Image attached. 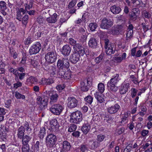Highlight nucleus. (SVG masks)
I'll use <instances>...</instances> for the list:
<instances>
[{
  "label": "nucleus",
  "instance_id": "obj_1",
  "mask_svg": "<svg viewBox=\"0 0 152 152\" xmlns=\"http://www.w3.org/2000/svg\"><path fill=\"white\" fill-rule=\"evenodd\" d=\"M82 120V114L79 111L73 112L70 115V122L71 123L79 124Z\"/></svg>",
  "mask_w": 152,
  "mask_h": 152
},
{
  "label": "nucleus",
  "instance_id": "obj_2",
  "mask_svg": "<svg viewBox=\"0 0 152 152\" xmlns=\"http://www.w3.org/2000/svg\"><path fill=\"white\" fill-rule=\"evenodd\" d=\"M64 109L62 105L59 104H55L50 105L49 110L56 115H59L62 112Z\"/></svg>",
  "mask_w": 152,
  "mask_h": 152
},
{
  "label": "nucleus",
  "instance_id": "obj_3",
  "mask_svg": "<svg viewBox=\"0 0 152 152\" xmlns=\"http://www.w3.org/2000/svg\"><path fill=\"white\" fill-rule=\"evenodd\" d=\"M46 145L49 148L55 147L57 138L55 135L52 134H50L47 136L46 138Z\"/></svg>",
  "mask_w": 152,
  "mask_h": 152
},
{
  "label": "nucleus",
  "instance_id": "obj_4",
  "mask_svg": "<svg viewBox=\"0 0 152 152\" xmlns=\"http://www.w3.org/2000/svg\"><path fill=\"white\" fill-rule=\"evenodd\" d=\"M104 43V48L105 49V51L106 54L108 55H110L112 54H114L115 51L114 44L113 43H110V41L108 39H105Z\"/></svg>",
  "mask_w": 152,
  "mask_h": 152
},
{
  "label": "nucleus",
  "instance_id": "obj_5",
  "mask_svg": "<svg viewBox=\"0 0 152 152\" xmlns=\"http://www.w3.org/2000/svg\"><path fill=\"white\" fill-rule=\"evenodd\" d=\"M57 66L58 69H68L69 66V62L68 58H63L58 60Z\"/></svg>",
  "mask_w": 152,
  "mask_h": 152
},
{
  "label": "nucleus",
  "instance_id": "obj_6",
  "mask_svg": "<svg viewBox=\"0 0 152 152\" xmlns=\"http://www.w3.org/2000/svg\"><path fill=\"white\" fill-rule=\"evenodd\" d=\"M57 54L56 51H52L48 52L45 56L46 61L50 63L55 62L57 59Z\"/></svg>",
  "mask_w": 152,
  "mask_h": 152
},
{
  "label": "nucleus",
  "instance_id": "obj_7",
  "mask_svg": "<svg viewBox=\"0 0 152 152\" xmlns=\"http://www.w3.org/2000/svg\"><path fill=\"white\" fill-rule=\"evenodd\" d=\"M41 44L39 42H35L30 48L29 53L30 55L36 54L38 53L41 48Z\"/></svg>",
  "mask_w": 152,
  "mask_h": 152
},
{
  "label": "nucleus",
  "instance_id": "obj_8",
  "mask_svg": "<svg viewBox=\"0 0 152 152\" xmlns=\"http://www.w3.org/2000/svg\"><path fill=\"white\" fill-rule=\"evenodd\" d=\"M37 104L39 105V107L41 110L45 109L48 104V100L47 98H42L40 96H37Z\"/></svg>",
  "mask_w": 152,
  "mask_h": 152
},
{
  "label": "nucleus",
  "instance_id": "obj_9",
  "mask_svg": "<svg viewBox=\"0 0 152 152\" xmlns=\"http://www.w3.org/2000/svg\"><path fill=\"white\" fill-rule=\"evenodd\" d=\"M113 25V22L110 19L103 18L100 25L101 28L103 29H108Z\"/></svg>",
  "mask_w": 152,
  "mask_h": 152
},
{
  "label": "nucleus",
  "instance_id": "obj_10",
  "mask_svg": "<svg viewBox=\"0 0 152 152\" xmlns=\"http://www.w3.org/2000/svg\"><path fill=\"white\" fill-rule=\"evenodd\" d=\"M140 11L139 8H135L132 9L131 14L129 15L130 20L135 21L139 17Z\"/></svg>",
  "mask_w": 152,
  "mask_h": 152
},
{
  "label": "nucleus",
  "instance_id": "obj_11",
  "mask_svg": "<svg viewBox=\"0 0 152 152\" xmlns=\"http://www.w3.org/2000/svg\"><path fill=\"white\" fill-rule=\"evenodd\" d=\"M78 104V101L75 97H70L67 99V106L70 108H73L76 107Z\"/></svg>",
  "mask_w": 152,
  "mask_h": 152
},
{
  "label": "nucleus",
  "instance_id": "obj_12",
  "mask_svg": "<svg viewBox=\"0 0 152 152\" xmlns=\"http://www.w3.org/2000/svg\"><path fill=\"white\" fill-rule=\"evenodd\" d=\"M120 109V106L116 104L114 105L108 107L107 108V111L110 114H115L117 113Z\"/></svg>",
  "mask_w": 152,
  "mask_h": 152
},
{
  "label": "nucleus",
  "instance_id": "obj_13",
  "mask_svg": "<svg viewBox=\"0 0 152 152\" xmlns=\"http://www.w3.org/2000/svg\"><path fill=\"white\" fill-rule=\"evenodd\" d=\"M73 48L75 51L77 52V53L80 54L81 56H83L85 53L84 48L81 44L79 43H77L75 44L74 45Z\"/></svg>",
  "mask_w": 152,
  "mask_h": 152
},
{
  "label": "nucleus",
  "instance_id": "obj_14",
  "mask_svg": "<svg viewBox=\"0 0 152 152\" xmlns=\"http://www.w3.org/2000/svg\"><path fill=\"white\" fill-rule=\"evenodd\" d=\"M81 56L80 54L77 52L73 53L69 56L70 61L72 64H75L79 61L80 56Z\"/></svg>",
  "mask_w": 152,
  "mask_h": 152
},
{
  "label": "nucleus",
  "instance_id": "obj_15",
  "mask_svg": "<svg viewBox=\"0 0 152 152\" xmlns=\"http://www.w3.org/2000/svg\"><path fill=\"white\" fill-rule=\"evenodd\" d=\"M129 83H123L120 86L119 88V91L121 94H126L129 88Z\"/></svg>",
  "mask_w": 152,
  "mask_h": 152
},
{
  "label": "nucleus",
  "instance_id": "obj_16",
  "mask_svg": "<svg viewBox=\"0 0 152 152\" xmlns=\"http://www.w3.org/2000/svg\"><path fill=\"white\" fill-rule=\"evenodd\" d=\"M62 145L60 152H67L70 151L71 147L70 143L66 140H65L62 142Z\"/></svg>",
  "mask_w": 152,
  "mask_h": 152
},
{
  "label": "nucleus",
  "instance_id": "obj_17",
  "mask_svg": "<svg viewBox=\"0 0 152 152\" xmlns=\"http://www.w3.org/2000/svg\"><path fill=\"white\" fill-rule=\"evenodd\" d=\"M89 83L91 82L88 80H85L84 81H82L80 83V89L83 91H87L89 89L90 87Z\"/></svg>",
  "mask_w": 152,
  "mask_h": 152
},
{
  "label": "nucleus",
  "instance_id": "obj_18",
  "mask_svg": "<svg viewBox=\"0 0 152 152\" xmlns=\"http://www.w3.org/2000/svg\"><path fill=\"white\" fill-rule=\"evenodd\" d=\"M90 122L87 121H85L84 124L81 128V130L85 134H87L91 129Z\"/></svg>",
  "mask_w": 152,
  "mask_h": 152
},
{
  "label": "nucleus",
  "instance_id": "obj_19",
  "mask_svg": "<svg viewBox=\"0 0 152 152\" xmlns=\"http://www.w3.org/2000/svg\"><path fill=\"white\" fill-rule=\"evenodd\" d=\"M58 98V94L55 92H53L52 94L50 96V101L49 102L50 105L55 104V103H56Z\"/></svg>",
  "mask_w": 152,
  "mask_h": 152
},
{
  "label": "nucleus",
  "instance_id": "obj_20",
  "mask_svg": "<svg viewBox=\"0 0 152 152\" xmlns=\"http://www.w3.org/2000/svg\"><path fill=\"white\" fill-rule=\"evenodd\" d=\"M71 48L69 45H65L61 49V53L65 56H68L71 52Z\"/></svg>",
  "mask_w": 152,
  "mask_h": 152
},
{
  "label": "nucleus",
  "instance_id": "obj_21",
  "mask_svg": "<svg viewBox=\"0 0 152 152\" xmlns=\"http://www.w3.org/2000/svg\"><path fill=\"white\" fill-rule=\"evenodd\" d=\"M89 145L87 144H82L76 150L77 152H86L89 150Z\"/></svg>",
  "mask_w": 152,
  "mask_h": 152
},
{
  "label": "nucleus",
  "instance_id": "obj_22",
  "mask_svg": "<svg viewBox=\"0 0 152 152\" xmlns=\"http://www.w3.org/2000/svg\"><path fill=\"white\" fill-rule=\"evenodd\" d=\"M101 144L96 140H92L89 143V148L90 149L94 150L99 147Z\"/></svg>",
  "mask_w": 152,
  "mask_h": 152
},
{
  "label": "nucleus",
  "instance_id": "obj_23",
  "mask_svg": "<svg viewBox=\"0 0 152 152\" xmlns=\"http://www.w3.org/2000/svg\"><path fill=\"white\" fill-rule=\"evenodd\" d=\"M34 151L35 152H39L40 149L43 146V143L41 140L37 141L34 142Z\"/></svg>",
  "mask_w": 152,
  "mask_h": 152
},
{
  "label": "nucleus",
  "instance_id": "obj_24",
  "mask_svg": "<svg viewBox=\"0 0 152 152\" xmlns=\"http://www.w3.org/2000/svg\"><path fill=\"white\" fill-rule=\"evenodd\" d=\"M37 82L38 80L36 77L33 76H30L27 78L26 83L28 85H31L33 84H37Z\"/></svg>",
  "mask_w": 152,
  "mask_h": 152
},
{
  "label": "nucleus",
  "instance_id": "obj_25",
  "mask_svg": "<svg viewBox=\"0 0 152 152\" xmlns=\"http://www.w3.org/2000/svg\"><path fill=\"white\" fill-rule=\"evenodd\" d=\"M88 45L89 47L93 48H96L97 46V41L94 38H91L88 42Z\"/></svg>",
  "mask_w": 152,
  "mask_h": 152
},
{
  "label": "nucleus",
  "instance_id": "obj_26",
  "mask_svg": "<svg viewBox=\"0 0 152 152\" xmlns=\"http://www.w3.org/2000/svg\"><path fill=\"white\" fill-rule=\"evenodd\" d=\"M57 15L56 13L51 16L48 18L46 20L48 23H56L57 21Z\"/></svg>",
  "mask_w": 152,
  "mask_h": 152
},
{
  "label": "nucleus",
  "instance_id": "obj_27",
  "mask_svg": "<svg viewBox=\"0 0 152 152\" xmlns=\"http://www.w3.org/2000/svg\"><path fill=\"white\" fill-rule=\"evenodd\" d=\"M32 138L31 136H29L28 135H25L22 137V144L29 145L28 142L31 140Z\"/></svg>",
  "mask_w": 152,
  "mask_h": 152
},
{
  "label": "nucleus",
  "instance_id": "obj_28",
  "mask_svg": "<svg viewBox=\"0 0 152 152\" xmlns=\"http://www.w3.org/2000/svg\"><path fill=\"white\" fill-rule=\"evenodd\" d=\"M110 10L113 14H117L120 12L121 10L120 7L114 5L111 7Z\"/></svg>",
  "mask_w": 152,
  "mask_h": 152
},
{
  "label": "nucleus",
  "instance_id": "obj_29",
  "mask_svg": "<svg viewBox=\"0 0 152 152\" xmlns=\"http://www.w3.org/2000/svg\"><path fill=\"white\" fill-rule=\"evenodd\" d=\"M24 132L23 126L19 127L18 129L17 135L18 138L21 139L25 135Z\"/></svg>",
  "mask_w": 152,
  "mask_h": 152
},
{
  "label": "nucleus",
  "instance_id": "obj_30",
  "mask_svg": "<svg viewBox=\"0 0 152 152\" xmlns=\"http://www.w3.org/2000/svg\"><path fill=\"white\" fill-rule=\"evenodd\" d=\"M114 77L111 78L107 83H110L111 84L115 85L119 81V75L116 74L113 76Z\"/></svg>",
  "mask_w": 152,
  "mask_h": 152
},
{
  "label": "nucleus",
  "instance_id": "obj_31",
  "mask_svg": "<svg viewBox=\"0 0 152 152\" xmlns=\"http://www.w3.org/2000/svg\"><path fill=\"white\" fill-rule=\"evenodd\" d=\"M94 96L97 101L100 103H102L104 101V98L103 97L104 96L102 95V94L96 92L94 94Z\"/></svg>",
  "mask_w": 152,
  "mask_h": 152
},
{
  "label": "nucleus",
  "instance_id": "obj_32",
  "mask_svg": "<svg viewBox=\"0 0 152 152\" xmlns=\"http://www.w3.org/2000/svg\"><path fill=\"white\" fill-rule=\"evenodd\" d=\"M115 85L111 84L109 83H107V87L108 89L112 93H115L118 90V87L115 86Z\"/></svg>",
  "mask_w": 152,
  "mask_h": 152
},
{
  "label": "nucleus",
  "instance_id": "obj_33",
  "mask_svg": "<svg viewBox=\"0 0 152 152\" xmlns=\"http://www.w3.org/2000/svg\"><path fill=\"white\" fill-rule=\"evenodd\" d=\"M46 129L45 127L40 128V131L38 134V136L40 140H42L46 134Z\"/></svg>",
  "mask_w": 152,
  "mask_h": 152
},
{
  "label": "nucleus",
  "instance_id": "obj_34",
  "mask_svg": "<svg viewBox=\"0 0 152 152\" xmlns=\"http://www.w3.org/2000/svg\"><path fill=\"white\" fill-rule=\"evenodd\" d=\"M23 128L24 129V131L26 130L27 133L28 134H30L32 130L31 128L29 126V123L27 122H26L23 124Z\"/></svg>",
  "mask_w": 152,
  "mask_h": 152
},
{
  "label": "nucleus",
  "instance_id": "obj_35",
  "mask_svg": "<svg viewBox=\"0 0 152 152\" xmlns=\"http://www.w3.org/2000/svg\"><path fill=\"white\" fill-rule=\"evenodd\" d=\"M128 112H125L124 114L123 118L121 119V122L122 125H124L127 122L128 119Z\"/></svg>",
  "mask_w": 152,
  "mask_h": 152
},
{
  "label": "nucleus",
  "instance_id": "obj_36",
  "mask_svg": "<svg viewBox=\"0 0 152 152\" xmlns=\"http://www.w3.org/2000/svg\"><path fill=\"white\" fill-rule=\"evenodd\" d=\"M50 124L53 127H54L56 129L58 128L59 127V124L56 119H54L51 120L50 122Z\"/></svg>",
  "mask_w": 152,
  "mask_h": 152
},
{
  "label": "nucleus",
  "instance_id": "obj_37",
  "mask_svg": "<svg viewBox=\"0 0 152 152\" xmlns=\"http://www.w3.org/2000/svg\"><path fill=\"white\" fill-rule=\"evenodd\" d=\"M34 3V1L32 0H30L29 3H26L24 4V6L25 9L26 11L28 10H30L32 8L33 4Z\"/></svg>",
  "mask_w": 152,
  "mask_h": 152
},
{
  "label": "nucleus",
  "instance_id": "obj_38",
  "mask_svg": "<svg viewBox=\"0 0 152 152\" xmlns=\"http://www.w3.org/2000/svg\"><path fill=\"white\" fill-rule=\"evenodd\" d=\"M142 15L143 18H146L149 19L151 17V13L146 10L143 11Z\"/></svg>",
  "mask_w": 152,
  "mask_h": 152
},
{
  "label": "nucleus",
  "instance_id": "obj_39",
  "mask_svg": "<svg viewBox=\"0 0 152 152\" xmlns=\"http://www.w3.org/2000/svg\"><path fill=\"white\" fill-rule=\"evenodd\" d=\"M104 55V53H101L99 56L96 58L95 59V61L97 64H99L100 62L103 59V57Z\"/></svg>",
  "mask_w": 152,
  "mask_h": 152
},
{
  "label": "nucleus",
  "instance_id": "obj_40",
  "mask_svg": "<svg viewBox=\"0 0 152 152\" xmlns=\"http://www.w3.org/2000/svg\"><path fill=\"white\" fill-rule=\"evenodd\" d=\"M98 89L100 93H103L105 87L104 84L102 83H99L98 85Z\"/></svg>",
  "mask_w": 152,
  "mask_h": 152
},
{
  "label": "nucleus",
  "instance_id": "obj_41",
  "mask_svg": "<svg viewBox=\"0 0 152 152\" xmlns=\"http://www.w3.org/2000/svg\"><path fill=\"white\" fill-rule=\"evenodd\" d=\"M89 26L90 30L92 31H94L98 27V25L96 23H91L89 24Z\"/></svg>",
  "mask_w": 152,
  "mask_h": 152
},
{
  "label": "nucleus",
  "instance_id": "obj_42",
  "mask_svg": "<svg viewBox=\"0 0 152 152\" xmlns=\"http://www.w3.org/2000/svg\"><path fill=\"white\" fill-rule=\"evenodd\" d=\"M77 128V126L76 125L71 124L69 126L68 131L69 132H74L76 130Z\"/></svg>",
  "mask_w": 152,
  "mask_h": 152
},
{
  "label": "nucleus",
  "instance_id": "obj_43",
  "mask_svg": "<svg viewBox=\"0 0 152 152\" xmlns=\"http://www.w3.org/2000/svg\"><path fill=\"white\" fill-rule=\"evenodd\" d=\"M15 97L17 99H25V96L21 94L18 91L15 92Z\"/></svg>",
  "mask_w": 152,
  "mask_h": 152
},
{
  "label": "nucleus",
  "instance_id": "obj_44",
  "mask_svg": "<svg viewBox=\"0 0 152 152\" xmlns=\"http://www.w3.org/2000/svg\"><path fill=\"white\" fill-rule=\"evenodd\" d=\"M28 15H25L23 18H22V23L25 26H26L28 22Z\"/></svg>",
  "mask_w": 152,
  "mask_h": 152
},
{
  "label": "nucleus",
  "instance_id": "obj_45",
  "mask_svg": "<svg viewBox=\"0 0 152 152\" xmlns=\"http://www.w3.org/2000/svg\"><path fill=\"white\" fill-rule=\"evenodd\" d=\"M29 150V145L22 144V152H27Z\"/></svg>",
  "mask_w": 152,
  "mask_h": 152
},
{
  "label": "nucleus",
  "instance_id": "obj_46",
  "mask_svg": "<svg viewBox=\"0 0 152 152\" xmlns=\"http://www.w3.org/2000/svg\"><path fill=\"white\" fill-rule=\"evenodd\" d=\"M105 137V136L104 135L102 134H99L97 136L96 140L101 143V142L103 141Z\"/></svg>",
  "mask_w": 152,
  "mask_h": 152
},
{
  "label": "nucleus",
  "instance_id": "obj_47",
  "mask_svg": "<svg viewBox=\"0 0 152 152\" xmlns=\"http://www.w3.org/2000/svg\"><path fill=\"white\" fill-rule=\"evenodd\" d=\"M10 53L11 55L13 54V57L14 59H15L17 57L18 54L16 52H15L12 48H10Z\"/></svg>",
  "mask_w": 152,
  "mask_h": 152
},
{
  "label": "nucleus",
  "instance_id": "obj_48",
  "mask_svg": "<svg viewBox=\"0 0 152 152\" xmlns=\"http://www.w3.org/2000/svg\"><path fill=\"white\" fill-rule=\"evenodd\" d=\"M85 100L88 103L91 104L93 100V98L91 96H88L85 98Z\"/></svg>",
  "mask_w": 152,
  "mask_h": 152
},
{
  "label": "nucleus",
  "instance_id": "obj_49",
  "mask_svg": "<svg viewBox=\"0 0 152 152\" xmlns=\"http://www.w3.org/2000/svg\"><path fill=\"white\" fill-rule=\"evenodd\" d=\"M138 90L135 88H132L131 89V96L132 98H134L136 95Z\"/></svg>",
  "mask_w": 152,
  "mask_h": 152
},
{
  "label": "nucleus",
  "instance_id": "obj_50",
  "mask_svg": "<svg viewBox=\"0 0 152 152\" xmlns=\"http://www.w3.org/2000/svg\"><path fill=\"white\" fill-rule=\"evenodd\" d=\"M6 3L3 1H0V10H6L7 9Z\"/></svg>",
  "mask_w": 152,
  "mask_h": 152
},
{
  "label": "nucleus",
  "instance_id": "obj_51",
  "mask_svg": "<svg viewBox=\"0 0 152 152\" xmlns=\"http://www.w3.org/2000/svg\"><path fill=\"white\" fill-rule=\"evenodd\" d=\"M71 72L67 71L65 72L63 78L65 79H69L71 78Z\"/></svg>",
  "mask_w": 152,
  "mask_h": 152
},
{
  "label": "nucleus",
  "instance_id": "obj_52",
  "mask_svg": "<svg viewBox=\"0 0 152 152\" xmlns=\"http://www.w3.org/2000/svg\"><path fill=\"white\" fill-rule=\"evenodd\" d=\"M133 31L128 30L126 34V40H127L128 38L130 39L132 38V36Z\"/></svg>",
  "mask_w": 152,
  "mask_h": 152
},
{
  "label": "nucleus",
  "instance_id": "obj_53",
  "mask_svg": "<svg viewBox=\"0 0 152 152\" xmlns=\"http://www.w3.org/2000/svg\"><path fill=\"white\" fill-rule=\"evenodd\" d=\"M76 3V1L75 0H72L70 2L68 5V7L69 9H71L75 5Z\"/></svg>",
  "mask_w": 152,
  "mask_h": 152
},
{
  "label": "nucleus",
  "instance_id": "obj_54",
  "mask_svg": "<svg viewBox=\"0 0 152 152\" xmlns=\"http://www.w3.org/2000/svg\"><path fill=\"white\" fill-rule=\"evenodd\" d=\"M38 83L39 85H47V79L45 78H42L41 80L38 82Z\"/></svg>",
  "mask_w": 152,
  "mask_h": 152
},
{
  "label": "nucleus",
  "instance_id": "obj_55",
  "mask_svg": "<svg viewBox=\"0 0 152 152\" xmlns=\"http://www.w3.org/2000/svg\"><path fill=\"white\" fill-rule=\"evenodd\" d=\"M17 74L20 80H23L25 77L26 75V73H19L18 72Z\"/></svg>",
  "mask_w": 152,
  "mask_h": 152
},
{
  "label": "nucleus",
  "instance_id": "obj_56",
  "mask_svg": "<svg viewBox=\"0 0 152 152\" xmlns=\"http://www.w3.org/2000/svg\"><path fill=\"white\" fill-rule=\"evenodd\" d=\"M44 18L42 16H39L37 19V21L40 24L43 23Z\"/></svg>",
  "mask_w": 152,
  "mask_h": 152
},
{
  "label": "nucleus",
  "instance_id": "obj_57",
  "mask_svg": "<svg viewBox=\"0 0 152 152\" xmlns=\"http://www.w3.org/2000/svg\"><path fill=\"white\" fill-rule=\"evenodd\" d=\"M114 61L117 63H119L122 61L123 58L120 57H115L114 58Z\"/></svg>",
  "mask_w": 152,
  "mask_h": 152
},
{
  "label": "nucleus",
  "instance_id": "obj_58",
  "mask_svg": "<svg viewBox=\"0 0 152 152\" xmlns=\"http://www.w3.org/2000/svg\"><path fill=\"white\" fill-rule=\"evenodd\" d=\"M70 44L73 47L76 43V41L75 40L72 38H70L69 39Z\"/></svg>",
  "mask_w": 152,
  "mask_h": 152
},
{
  "label": "nucleus",
  "instance_id": "obj_59",
  "mask_svg": "<svg viewBox=\"0 0 152 152\" xmlns=\"http://www.w3.org/2000/svg\"><path fill=\"white\" fill-rule=\"evenodd\" d=\"M22 18V15L20 12H18L16 14V19L19 21H21Z\"/></svg>",
  "mask_w": 152,
  "mask_h": 152
},
{
  "label": "nucleus",
  "instance_id": "obj_60",
  "mask_svg": "<svg viewBox=\"0 0 152 152\" xmlns=\"http://www.w3.org/2000/svg\"><path fill=\"white\" fill-rule=\"evenodd\" d=\"M149 131L148 130H143L141 132V134L143 137H145L147 135Z\"/></svg>",
  "mask_w": 152,
  "mask_h": 152
},
{
  "label": "nucleus",
  "instance_id": "obj_61",
  "mask_svg": "<svg viewBox=\"0 0 152 152\" xmlns=\"http://www.w3.org/2000/svg\"><path fill=\"white\" fill-rule=\"evenodd\" d=\"M137 47H134L131 50V55L132 56H135Z\"/></svg>",
  "mask_w": 152,
  "mask_h": 152
},
{
  "label": "nucleus",
  "instance_id": "obj_62",
  "mask_svg": "<svg viewBox=\"0 0 152 152\" xmlns=\"http://www.w3.org/2000/svg\"><path fill=\"white\" fill-rule=\"evenodd\" d=\"M141 25L142 27L144 30V31L145 32H146L149 29L148 28V26L145 24V23H142Z\"/></svg>",
  "mask_w": 152,
  "mask_h": 152
},
{
  "label": "nucleus",
  "instance_id": "obj_63",
  "mask_svg": "<svg viewBox=\"0 0 152 152\" xmlns=\"http://www.w3.org/2000/svg\"><path fill=\"white\" fill-rule=\"evenodd\" d=\"M80 132L78 131H76L73 132L72 134V135L76 137H78L80 135Z\"/></svg>",
  "mask_w": 152,
  "mask_h": 152
},
{
  "label": "nucleus",
  "instance_id": "obj_64",
  "mask_svg": "<svg viewBox=\"0 0 152 152\" xmlns=\"http://www.w3.org/2000/svg\"><path fill=\"white\" fill-rule=\"evenodd\" d=\"M65 88V86L61 85H59L57 86L56 87V89L59 92H61V91L63 89Z\"/></svg>",
  "mask_w": 152,
  "mask_h": 152
}]
</instances>
